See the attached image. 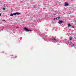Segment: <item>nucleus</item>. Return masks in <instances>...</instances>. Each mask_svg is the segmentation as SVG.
<instances>
[{
    "instance_id": "nucleus-1",
    "label": "nucleus",
    "mask_w": 76,
    "mask_h": 76,
    "mask_svg": "<svg viewBox=\"0 0 76 76\" xmlns=\"http://www.w3.org/2000/svg\"><path fill=\"white\" fill-rule=\"evenodd\" d=\"M24 29L26 31H30V32H32V30H28V28H27L25 27L24 28Z\"/></svg>"
},
{
    "instance_id": "nucleus-2",
    "label": "nucleus",
    "mask_w": 76,
    "mask_h": 76,
    "mask_svg": "<svg viewBox=\"0 0 76 76\" xmlns=\"http://www.w3.org/2000/svg\"><path fill=\"white\" fill-rule=\"evenodd\" d=\"M20 13L18 12H16L13 13L14 15H20Z\"/></svg>"
},
{
    "instance_id": "nucleus-3",
    "label": "nucleus",
    "mask_w": 76,
    "mask_h": 76,
    "mask_svg": "<svg viewBox=\"0 0 76 76\" xmlns=\"http://www.w3.org/2000/svg\"><path fill=\"white\" fill-rule=\"evenodd\" d=\"M60 19V17H58L57 18H56L53 19V20H56L57 19Z\"/></svg>"
},
{
    "instance_id": "nucleus-4",
    "label": "nucleus",
    "mask_w": 76,
    "mask_h": 76,
    "mask_svg": "<svg viewBox=\"0 0 76 76\" xmlns=\"http://www.w3.org/2000/svg\"><path fill=\"white\" fill-rule=\"evenodd\" d=\"M63 21H62V20H59V22H58V23L59 24H61V23H63Z\"/></svg>"
},
{
    "instance_id": "nucleus-5",
    "label": "nucleus",
    "mask_w": 76,
    "mask_h": 76,
    "mask_svg": "<svg viewBox=\"0 0 76 76\" xmlns=\"http://www.w3.org/2000/svg\"><path fill=\"white\" fill-rule=\"evenodd\" d=\"M69 5V4H68V3L66 2L65 3V6H68Z\"/></svg>"
},
{
    "instance_id": "nucleus-6",
    "label": "nucleus",
    "mask_w": 76,
    "mask_h": 76,
    "mask_svg": "<svg viewBox=\"0 0 76 76\" xmlns=\"http://www.w3.org/2000/svg\"><path fill=\"white\" fill-rule=\"evenodd\" d=\"M14 15L12 13H11V14L10 15V16H13Z\"/></svg>"
},
{
    "instance_id": "nucleus-7",
    "label": "nucleus",
    "mask_w": 76,
    "mask_h": 76,
    "mask_svg": "<svg viewBox=\"0 0 76 76\" xmlns=\"http://www.w3.org/2000/svg\"><path fill=\"white\" fill-rule=\"evenodd\" d=\"M68 26L69 27H70L71 26V25H70V24H68Z\"/></svg>"
},
{
    "instance_id": "nucleus-8",
    "label": "nucleus",
    "mask_w": 76,
    "mask_h": 76,
    "mask_svg": "<svg viewBox=\"0 0 76 76\" xmlns=\"http://www.w3.org/2000/svg\"><path fill=\"white\" fill-rule=\"evenodd\" d=\"M52 40H54L55 41H56V39H55V38L52 39Z\"/></svg>"
},
{
    "instance_id": "nucleus-9",
    "label": "nucleus",
    "mask_w": 76,
    "mask_h": 76,
    "mask_svg": "<svg viewBox=\"0 0 76 76\" xmlns=\"http://www.w3.org/2000/svg\"><path fill=\"white\" fill-rule=\"evenodd\" d=\"M69 40H70V41H71L72 40V38H69Z\"/></svg>"
},
{
    "instance_id": "nucleus-10",
    "label": "nucleus",
    "mask_w": 76,
    "mask_h": 76,
    "mask_svg": "<svg viewBox=\"0 0 76 76\" xmlns=\"http://www.w3.org/2000/svg\"><path fill=\"white\" fill-rule=\"evenodd\" d=\"M3 10H6V8H3Z\"/></svg>"
},
{
    "instance_id": "nucleus-11",
    "label": "nucleus",
    "mask_w": 76,
    "mask_h": 76,
    "mask_svg": "<svg viewBox=\"0 0 76 76\" xmlns=\"http://www.w3.org/2000/svg\"><path fill=\"white\" fill-rule=\"evenodd\" d=\"M2 21H5V22H6V21L5 20H2Z\"/></svg>"
},
{
    "instance_id": "nucleus-12",
    "label": "nucleus",
    "mask_w": 76,
    "mask_h": 76,
    "mask_svg": "<svg viewBox=\"0 0 76 76\" xmlns=\"http://www.w3.org/2000/svg\"><path fill=\"white\" fill-rule=\"evenodd\" d=\"M34 7V8H35V7L34 6V7Z\"/></svg>"
},
{
    "instance_id": "nucleus-13",
    "label": "nucleus",
    "mask_w": 76,
    "mask_h": 76,
    "mask_svg": "<svg viewBox=\"0 0 76 76\" xmlns=\"http://www.w3.org/2000/svg\"><path fill=\"white\" fill-rule=\"evenodd\" d=\"M1 15L0 13V16H1Z\"/></svg>"
},
{
    "instance_id": "nucleus-14",
    "label": "nucleus",
    "mask_w": 76,
    "mask_h": 76,
    "mask_svg": "<svg viewBox=\"0 0 76 76\" xmlns=\"http://www.w3.org/2000/svg\"><path fill=\"white\" fill-rule=\"evenodd\" d=\"M69 45H71V44H70Z\"/></svg>"
},
{
    "instance_id": "nucleus-15",
    "label": "nucleus",
    "mask_w": 76,
    "mask_h": 76,
    "mask_svg": "<svg viewBox=\"0 0 76 76\" xmlns=\"http://www.w3.org/2000/svg\"><path fill=\"white\" fill-rule=\"evenodd\" d=\"M17 28H18V27H16Z\"/></svg>"
},
{
    "instance_id": "nucleus-16",
    "label": "nucleus",
    "mask_w": 76,
    "mask_h": 76,
    "mask_svg": "<svg viewBox=\"0 0 76 76\" xmlns=\"http://www.w3.org/2000/svg\"><path fill=\"white\" fill-rule=\"evenodd\" d=\"M72 28H74V27H73V26H72Z\"/></svg>"
},
{
    "instance_id": "nucleus-17",
    "label": "nucleus",
    "mask_w": 76,
    "mask_h": 76,
    "mask_svg": "<svg viewBox=\"0 0 76 76\" xmlns=\"http://www.w3.org/2000/svg\"><path fill=\"white\" fill-rule=\"evenodd\" d=\"M57 40H58V39H57Z\"/></svg>"
}]
</instances>
